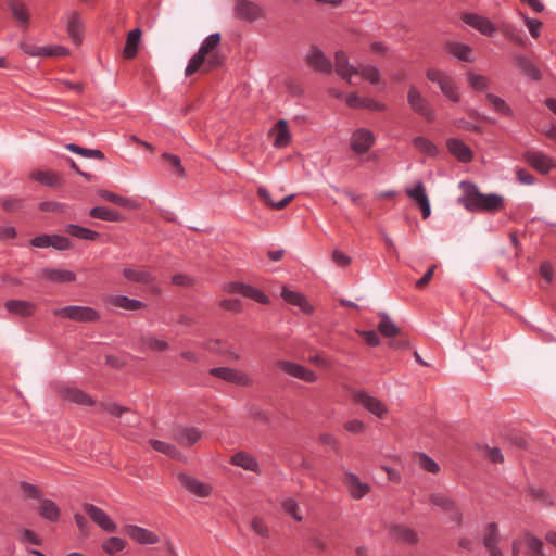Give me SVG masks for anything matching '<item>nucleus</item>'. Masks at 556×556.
Returning <instances> with one entry per match:
<instances>
[{
  "label": "nucleus",
  "mask_w": 556,
  "mask_h": 556,
  "mask_svg": "<svg viewBox=\"0 0 556 556\" xmlns=\"http://www.w3.org/2000/svg\"><path fill=\"white\" fill-rule=\"evenodd\" d=\"M141 344L153 351H165L168 349L167 342L152 336H143L141 338Z\"/></svg>",
  "instance_id": "56"
},
{
  "label": "nucleus",
  "mask_w": 556,
  "mask_h": 556,
  "mask_svg": "<svg viewBox=\"0 0 556 556\" xmlns=\"http://www.w3.org/2000/svg\"><path fill=\"white\" fill-rule=\"evenodd\" d=\"M162 157L168 162V164L170 165V167L173 168V170L178 175V176H184L185 174V169L181 165V162H180V159L177 156V155H174V154H169V153H164L162 155Z\"/></svg>",
  "instance_id": "60"
},
{
  "label": "nucleus",
  "mask_w": 556,
  "mask_h": 556,
  "mask_svg": "<svg viewBox=\"0 0 556 556\" xmlns=\"http://www.w3.org/2000/svg\"><path fill=\"white\" fill-rule=\"evenodd\" d=\"M336 73L350 85H354L352 77L358 75V66H354L349 62V58L344 51H337L334 54Z\"/></svg>",
  "instance_id": "13"
},
{
  "label": "nucleus",
  "mask_w": 556,
  "mask_h": 556,
  "mask_svg": "<svg viewBox=\"0 0 556 556\" xmlns=\"http://www.w3.org/2000/svg\"><path fill=\"white\" fill-rule=\"evenodd\" d=\"M354 400L378 418H382L388 412L387 406L379 399L366 392H356Z\"/></svg>",
  "instance_id": "16"
},
{
  "label": "nucleus",
  "mask_w": 556,
  "mask_h": 556,
  "mask_svg": "<svg viewBox=\"0 0 556 556\" xmlns=\"http://www.w3.org/2000/svg\"><path fill=\"white\" fill-rule=\"evenodd\" d=\"M40 277L53 283H70L76 280V275L73 271L56 267L42 268Z\"/></svg>",
  "instance_id": "17"
},
{
  "label": "nucleus",
  "mask_w": 556,
  "mask_h": 556,
  "mask_svg": "<svg viewBox=\"0 0 556 556\" xmlns=\"http://www.w3.org/2000/svg\"><path fill=\"white\" fill-rule=\"evenodd\" d=\"M210 374L214 377H217L226 382L240 386V387H250L253 384L252 378L238 369L230 367H216L210 370Z\"/></svg>",
  "instance_id": "7"
},
{
  "label": "nucleus",
  "mask_w": 556,
  "mask_h": 556,
  "mask_svg": "<svg viewBox=\"0 0 556 556\" xmlns=\"http://www.w3.org/2000/svg\"><path fill=\"white\" fill-rule=\"evenodd\" d=\"M4 306L9 313L21 317L31 316L37 308L35 303L22 300H9Z\"/></svg>",
  "instance_id": "24"
},
{
  "label": "nucleus",
  "mask_w": 556,
  "mask_h": 556,
  "mask_svg": "<svg viewBox=\"0 0 556 556\" xmlns=\"http://www.w3.org/2000/svg\"><path fill=\"white\" fill-rule=\"evenodd\" d=\"M525 544L527 546V549H528V554L530 556H544V547H543V542L530 534V533H526L525 534Z\"/></svg>",
  "instance_id": "44"
},
{
  "label": "nucleus",
  "mask_w": 556,
  "mask_h": 556,
  "mask_svg": "<svg viewBox=\"0 0 556 556\" xmlns=\"http://www.w3.org/2000/svg\"><path fill=\"white\" fill-rule=\"evenodd\" d=\"M463 21L485 36H493L496 31L495 26L491 23L490 20L477 14H465L463 16Z\"/></svg>",
  "instance_id": "21"
},
{
  "label": "nucleus",
  "mask_w": 556,
  "mask_h": 556,
  "mask_svg": "<svg viewBox=\"0 0 556 556\" xmlns=\"http://www.w3.org/2000/svg\"><path fill=\"white\" fill-rule=\"evenodd\" d=\"M426 76L430 81L438 84L442 93L445 97H447L450 100H452L454 102L459 101V93H458L457 86H456L454 79L451 76H448L446 73H444L440 70L430 68L427 71Z\"/></svg>",
  "instance_id": "5"
},
{
  "label": "nucleus",
  "mask_w": 556,
  "mask_h": 556,
  "mask_svg": "<svg viewBox=\"0 0 556 556\" xmlns=\"http://www.w3.org/2000/svg\"><path fill=\"white\" fill-rule=\"evenodd\" d=\"M407 102L409 108L426 121L432 122L435 118V112L425 96L419 89L412 85L407 92Z\"/></svg>",
  "instance_id": "4"
},
{
  "label": "nucleus",
  "mask_w": 556,
  "mask_h": 556,
  "mask_svg": "<svg viewBox=\"0 0 556 556\" xmlns=\"http://www.w3.org/2000/svg\"><path fill=\"white\" fill-rule=\"evenodd\" d=\"M343 483L346 486L350 496L354 500L363 498L371 490L368 483L363 482L355 473L351 471H344Z\"/></svg>",
  "instance_id": "10"
},
{
  "label": "nucleus",
  "mask_w": 556,
  "mask_h": 556,
  "mask_svg": "<svg viewBox=\"0 0 556 556\" xmlns=\"http://www.w3.org/2000/svg\"><path fill=\"white\" fill-rule=\"evenodd\" d=\"M21 491L25 498H33L40 502L42 497V490L37 485L30 484L28 482H22L20 484Z\"/></svg>",
  "instance_id": "54"
},
{
  "label": "nucleus",
  "mask_w": 556,
  "mask_h": 556,
  "mask_svg": "<svg viewBox=\"0 0 556 556\" xmlns=\"http://www.w3.org/2000/svg\"><path fill=\"white\" fill-rule=\"evenodd\" d=\"M90 216L93 218H99L109 222H118L122 219V216L117 212L106 208L104 206H97L91 208Z\"/></svg>",
  "instance_id": "46"
},
{
  "label": "nucleus",
  "mask_w": 556,
  "mask_h": 556,
  "mask_svg": "<svg viewBox=\"0 0 556 556\" xmlns=\"http://www.w3.org/2000/svg\"><path fill=\"white\" fill-rule=\"evenodd\" d=\"M445 50L463 62H473L472 49L465 43L457 41H447L445 43Z\"/></svg>",
  "instance_id": "25"
},
{
  "label": "nucleus",
  "mask_w": 556,
  "mask_h": 556,
  "mask_svg": "<svg viewBox=\"0 0 556 556\" xmlns=\"http://www.w3.org/2000/svg\"><path fill=\"white\" fill-rule=\"evenodd\" d=\"M344 429L351 433L359 434L366 429L365 424L359 419H351L344 424Z\"/></svg>",
  "instance_id": "64"
},
{
  "label": "nucleus",
  "mask_w": 556,
  "mask_h": 556,
  "mask_svg": "<svg viewBox=\"0 0 556 556\" xmlns=\"http://www.w3.org/2000/svg\"><path fill=\"white\" fill-rule=\"evenodd\" d=\"M150 443L155 451L163 453L173 459L180 460L184 458L182 453L170 443L160 440H150Z\"/></svg>",
  "instance_id": "38"
},
{
  "label": "nucleus",
  "mask_w": 556,
  "mask_h": 556,
  "mask_svg": "<svg viewBox=\"0 0 556 556\" xmlns=\"http://www.w3.org/2000/svg\"><path fill=\"white\" fill-rule=\"evenodd\" d=\"M485 98H486L488 102L497 112H500V113H502L504 115H507V116H511L513 115V111H511L510 106L505 102L504 99H502L498 96L493 94V93H486Z\"/></svg>",
  "instance_id": "51"
},
{
  "label": "nucleus",
  "mask_w": 556,
  "mask_h": 556,
  "mask_svg": "<svg viewBox=\"0 0 556 556\" xmlns=\"http://www.w3.org/2000/svg\"><path fill=\"white\" fill-rule=\"evenodd\" d=\"M525 160L529 165L542 174H546L555 166L553 160L538 151H528L525 153Z\"/></svg>",
  "instance_id": "19"
},
{
  "label": "nucleus",
  "mask_w": 556,
  "mask_h": 556,
  "mask_svg": "<svg viewBox=\"0 0 556 556\" xmlns=\"http://www.w3.org/2000/svg\"><path fill=\"white\" fill-rule=\"evenodd\" d=\"M203 433L194 427H181L175 430L174 439L182 446H192L202 439Z\"/></svg>",
  "instance_id": "22"
},
{
  "label": "nucleus",
  "mask_w": 556,
  "mask_h": 556,
  "mask_svg": "<svg viewBox=\"0 0 556 556\" xmlns=\"http://www.w3.org/2000/svg\"><path fill=\"white\" fill-rule=\"evenodd\" d=\"M37 509L40 516L49 521H56L60 517V509L51 500L42 498Z\"/></svg>",
  "instance_id": "34"
},
{
  "label": "nucleus",
  "mask_w": 556,
  "mask_h": 556,
  "mask_svg": "<svg viewBox=\"0 0 556 556\" xmlns=\"http://www.w3.org/2000/svg\"><path fill=\"white\" fill-rule=\"evenodd\" d=\"M406 194L413 199L416 204L419 206L422 217L426 219L431 214V207L429 203L428 195L426 193V188L422 182H417L414 188L407 189Z\"/></svg>",
  "instance_id": "18"
},
{
  "label": "nucleus",
  "mask_w": 556,
  "mask_h": 556,
  "mask_svg": "<svg viewBox=\"0 0 556 556\" xmlns=\"http://www.w3.org/2000/svg\"><path fill=\"white\" fill-rule=\"evenodd\" d=\"M466 78L469 87L478 92L488 90L491 85V81L486 76L475 73L472 71H469L466 74Z\"/></svg>",
  "instance_id": "37"
},
{
  "label": "nucleus",
  "mask_w": 556,
  "mask_h": 556,
  "mask_svg": "<svg viewBox=\"0 0 556 556\" xmlns=\"http://www.w3.org/2000/svg\"><path fill=\"white\" fill-rule=\"evenodd\" d=\"M222 36L219 33H214L207 36L198 52L189 60L185 70L186 76H191L201 71L206 73L213 68L219 67L224 63V56L220 52Z\"/></svg>",
  "instance_id": "1"
},
{
  "label": "nucleus",
  "mask_w": 556,
  "mask_h": 556,
  "mask_svg": "<svg viewBox=\"0 0 556 556\" xmlns=\"http://www.w3.org/2000/svg\"><path fill=\"white\" fill-rule=\"evenodd\" d=\"M243 296L253 299L256 302L262 303V304H267L269 302V299L265 293H263L261 290H258L252 286H248V285H245V288L243 289Z\"/></svg>",
  "instance_id": "58"
},
{
  "label": "nucleus",
  "mask_w": 556,
  "mask_h": 556,
  "mask_svg": "<svg viewBox=\"0 0 556 556\" xmlns=\"http://www.w3.org/2000/svg\"><path fill=\"white\" fill-rule=\"evenodd\" d=\"M178 480L188 491L200 497H207L211 494V486L197 480L193 477H190L186 473H179Z\"/></svg>",
  "instance_id": "20"
},
{
  "label": "nucleus",
  "mask_w": 556,
  "mask_h": 556,
  "mask_svg": "<svg viewBox=\"0 0 556 556\" xmlns=\"http://www.w3.org/2000/svg\"><path fill=\"white\" fill-rule=\"evenodd\" d=\"M126 546V542L117 536H112L104 541L102 547L108 554H115L122 549H124Z\"/></svg>",
  "instance_id": "55"
},
{
  "label": "nucleus",
  "mask_w": 556,
  "mask_h": 556,
  "mask_svg": "<svg viewBox=\"0 0 556 556\" xmlns=\"http://www.w3.org/2000/svg\"><path fill=\"white\" fill-rule=\"evenodd\" d=\"M53 314L60 318H67L78 323H94L100 318L99 313L88 306L70 305L55 308Z\"/></svg>",
  "instance_id": "3"
},
{
  "label": "nucleus",
  "mask_w": 556,
  "mask_h": 556,
  "mask_svg": "<svg viewBox=\"0 0 556 556\" xmlns=\"http://www.w3.org/2000/svg\"><path fill=\"white\" fill-rule=\"evenodd\" d=\"M281 295L286 302L298 306L303 313L309 314L313 312L312 305L301 293L283 288Z\"/></svg>",
  "instance_id": "27"
},
{
  "label": "nucleus",
  "mask_w": 556,
  "mask_h": 556,
  "mask_svg": "<svg viewBox=\"0 0 556 556\" xmlns=\"http://www.w3.org/2000/svg\"><path fill=\"white\" fill-rule=\"evenodd\" d=\"M463 195L459 202L469 211L495 212L503 206V198L496 194H483L477 186L467 181L460 182Z\"/></svg>",
  "instance_id": "2"
},
{
  "label": "nucleus",
  "mask_w": 556,
  "mask_h": 556,
  "mask_svg": "<svg viewBox=\"0 0 556 556\" xmlns=\"http://www.w3.org/2000/svg\"><path fill=\"white\" fill-rule=\"evenodd\" d=\"M84 510L90 517V519L98 525L102 530L106 532H115L117 529L116 523L110 518V516L101 508L93 504L85 503L83 505Z\"/></svg>",
  "instance_id": "8"
},
{
  "label": "nucleus",
  "mask_w": 556,
  "mask_h": 556,
  "mask_svg": "<svg viewBox=\"0 0 556 556\" xmlns=\"http://www.w3.org/2000/svg\"><path fill=\"white\" fill-rule=\"evenodd\" d=\"M277 366L286 374L305 382H315L317 380V375L314 371L300 364L289 361H279L277 362Z\"/></svg>",
  "instance_id": "12"
},
{
  "label": "nucleus",
  "mask_w": 556,
  "mask_h": 556,
  "mask_svg": "<svg viewBox=\"0 0 556 556\" xmlns=\"http://www.w3.org/2000/svg\"><path fill=\"white\" fill-rule=\"evenodd\" d=\"M358 75H362L370 84H378L380 81L379 70L372 65H358Z\"/></svg>",
  "instance_id": "53"
},
{
  "label": "nucleus",
  "mask_w": 556,
  "mask_h": 556,
  "mask_svg": "<svg viewBox=\"0 0 556 556\" xmlns=\"http://www.w3.org/2000/svg\"><path fill=\"white\" fill-rule=\"evenodd\" d=\"M20 541L22 543H30L36 546L42 545V540L34 531L29 529H23L21 531Z\"/></svg>",
  "instance_id": "61"
},
{
  "label": "nucleus",
  "mask_w": 556,
  "mask_h": 556,
  "mask_svg": "<svg viewBox=\"0 0 556 556\" xmlns=\"http://www.w3.org/2000/svg\"><path fill=\"white\" fill-rule=\"evenodd\" d=\"M257 194L260 197V199L265 202V204H267L268 206L270 207H274L276 210H282L283 207H286L294 198L293 194H290L286 198H283L282 200L278 201V202H274L270 198V193L263 187L258 188L257 190Z\"/></svg>",
  "instance_id": "41"
},
{
  "label": "nucleus",
  "mask_w": 556,
  "mask_h": 556,
  "mask_svg": "<svg viewBox=\"0 0 556 556\" xmlns=\"http://www.w3.org/2000/svg\"><path fill=\"white\" fill-rule=\"evenodd\" d=\"M123 531L139 544L150 545L156 544L160 541V538L154 532L139 526L125 525Z\"/></svg>",
  "instance_id": "14"
},
{
  "label": "nucleus",
  "mask_w": 556,
  "mask_h": 556,
  "mask_svg": "<svg viewBox=\"0 0 556 556\" xmlns=\"http://www.w3.org/2000/svg\"><path fill=\"white\" fill-rule=\"evenodd\" d=\"M380 321L378 324L379 332L387 338H394L400 334V328L391 320L388 314H378Z\"/></svg>",
  "instance_id": "36"
},
{
  "label": "nucleus",
  "mask_w": 556,
  "mask_h": 556,
  "mask_svg": "<svg viewBox=\"0 0 556 556\" xmlns=\"http://www.w3.org/2000/svg\"><path fill=\"white\" fill-rule=\"evenodd\" d=\"M528 496L545 506L549 507L554 505L551 495L544 489L530 486L528 489Z\"/></svg>",
  "instance_id": "52"
},
{
  "label": "nucleus",
  "mask_w": 556,
  "mask_h": 556,
  "mask_svg": "<svg viewBox=\"0 0 556 556\" xmlns=\"http://www.w3.org/2000/svg\"><path fill=\"white\" fill-rule=\"evenodd\" d=\"M429 501L431 504H433L437 507H440L441 509H443L445 511H452L455 506V503L451 497H448L446 494L440 493V492L431 493L429 495Z\"/></svg>",
  "instance_id": "45"
},
{
  "label": "nucleus",
  "mask_w": 556,
  "mask_h": 556,
  "mask_svg": "<svg viewBox=\"0 0 556 556\" xmlns=\"http://www.w3.org/2000/svg\"><path fill=\"white\" fill-rule=\"evenodd\" d=\"M281 507L285 510V513L290 515L295 521L301 522L303 520L301 508L294 498H285L281 502Z\"/></svg>",
  "instance_id": "50"
},
{
  "label": "nucleus",
  "mask_w": 556,
  "mask_h": 556,
  "mask_svg": "<svg viewBox=\"0 0 556 556\" xmlns=\"http://www.w3.org/2000/svg\"><path fill=\"white\" fill-rule=\"evenodd\" d=\"M141 40V30L136 28L128 33L126 43L123 50L125 59H134L137 55L139 43Z\"/></svg>",
  "instance_id": "32"
},
{
  "label": "nucleus",
  "mask_w": 556,
  "mask_h": 556,
  "mask_svg": "<svg viewBox=\"0 0 556 556\" xmlns=\"http://www.w3.org/2000/svg\"><path fill=\"white\" fill-rule=\"evenodd\" d=\"M230 463L235 466L243 468L244 470L260 472V466H258L256 458L249 453H245V452L236 453L231 457Z\"/></svg>",
  "instance_id": "29"
},
{
  "label": "nucleus",
  "mask_w": 556,
  "mask_h": 556,
  "mask_svg": "<svg viewBox=\"0 0 556 556\" xmlns=\"http://www.w3.org/2000/svg\"><path fill=\"white\" fill-rule=\"evenodd\" d=\"M251 527L256 534L264 538L268 536V527L262 518L254 517L251 521Z\"/></svg>",
  "instance_id": "63"
},
{
  "label": "nucleus",
  "mask_w": 556,
  "mask_h": 556,
  "mask_svg": "<svg viewBox=\"0 0 556 556\" xmlns=\"http://www.w3.org/2000/svg\"><path fill=\"white\" fill-rule=\"evenodd\" d=\"M67 149L86 157H94L98 160L104 159V154L100 150L85 149L76 144H68Z\"/></svg>",
  "instance_id": "59"
},
{
  "label": "nucleus",
  "mask_w": 556,
  "mask_h": 556,
  "mask_svg": "<svg viewBox=\"0 0 556 556\" xmlns=\"http://www.w3.org/2000/svg\"><path fill=\"white\" fill-rule=\"evenodd\" d=\"M68 54H70L68 49L63 47V46H43V47H41V55L40 56H46V58L55 56V58H60V56H65V55H68Z\"/></svg>",
  "instance_id": "57"
},
{
  "label": "nucleus",
  "mask_w": 556,
  "mask_h": 556,
  "mask_svg": "<svg viewBox=\"0 0 556 556\" xmlns=\"http://www.w3.org/2000/svg\"><path fill=\"white\" fill-rule=\"evenodd\" d=\"M414 457L421 469L430 473H438L440 471L439 464L434 462L431 457H429L427 454L416 453Z\"/></svg>",
  "instance_id": "47"
},
{
  "label": "nucleus",
  "mask_w": 556,
  "mask_h": 556,
  "mask_svg": "<svg viewBox=\"0 0 556 556\" xmlns=\"http://www.w3.org/2000/svg\"><path fill=\"white\" fill-rule=\"evenodd\" d=\"M391 534L395 540L405 544H415L418 541L416 531L403 525H393Z\"/></svg>",
  "instance_id": "31"
},
{
  "label": "nucleus",
  "mask_w": 556,
  "mask_h": 556,
  "mask_svg": "<svg viewBox=\"0 0 556 556\" xmlns=\"http://www.w3.org/2000/svg\"><path fill=\"white\" fill-rule=\"evenodd\" d=\"M123 276L134 282L149 285L154 281V276L144 267H127L123 270Z\"/></svg>",
  "instance_id": "26"
},
{
  "label": "nucleus",
  "mask_w": 556,
  "mask_h": 556,
  "mask_svg": "<svg viewBox=\"0 0 556 556\" xmlns=\"http://www.w3.org/2000/svg\"><path fill=\"white\" fill-rule=\"evenodd\" d=\"M447 149L448 151L456 156L460 162H469L472 159V152L468 146H466L459 139H448L447 140Z\"/></svg>",
  "instance_id": "28"
},
{
  "label": "nucleus",
  "mask_w": 556,
  "mask_h": 556,
  "mask_svg": "<svg viewBox=\"0 0 556 556\" xmlns=\"http://www.w3.org/2000/svg\"><path fill=\"white\" fill-rule=\"evenodd\" d=\"M100 407L102 410L108 412L109 414L116 417H122L124 413L128 412V408L119 406L115 403H101Z\"/></svg>",
  "instance_id": "62"
},
{
  "label": "nucleus",
  "mask_w": 556,
  "mask_h": 556,
  "mask_svg": "<svg viewBox=\"0 0 556 556\" xmlns=\"http://www.w3.org/2000/svg\"><path fill=\"white\" fill-rule=\"evenodd\" d=\"M109 302L119 308L127 311H139L146 307V304L141 301L129 299L125 295H111Z\"/></svg>",
  "instance_id": "33"
},
{
  "label": "nucleus",
  "mask_w": 556,
  "mask_h": 556,
  "mask_svg": "<svg viewBox=\"0 0 556 556\" xmlns=\"http://www.w3.org/2000/svg\"><path fill=\"white\" fill-rule=\"evenodd\" d=\"M68 36L75 43L81 41L83 22L77 12H72L66 26Z\"/></svg>",
  "instance_id": "35"
},
{
  "label": "nucleus",
  "mask_w": 556,
  "mask_h": 556,
  "mask_svg": "<svg viewBox=\"0 0 556 556\" xmlns=\"http://www.w3.org/2000/svg\"><path fill=\"white\" fill-rule=\"evenodd\" d=\"M309 67L315 71L329 74L332 71V63L329 58L316 46H312L305 56Z\"/></svg>",
  "instance_id": "11"
},
{
  "label": "nucleus",
  "mask_w": 556,
  "mask_h": 556,
  "mask_svg": "<svg viewBox=\"0 0 556 556\" xmlns=\"http://www.w3.org/2000/svg\"><path fill=\"white\" fill-rule=\"evenodd\" d=\"M63 396L74 403L80 404V405H92L93 401L91 397L83 392L81 390L75 389V388H65L63 391Z\"/></svg>",
  "instance_id": "40"
},
{
  "label": "nucleus",
  "mask_w": 556,
  "mask_h": 556,
  "mask_svg": "<svg viewBox=\"0 0 556 556\" xmlns=\"http://www.w3.org/2000/svg\"><path fill=\"white\" fill-rule=\"evenodd\" d=\"M9 7H10L11 13L14 16V18L18 23H21L23 25H27V23L29 21V14H28V11H27L25 4L13 0L9 3Z\"/></svg>",
  "instance_id": "49"
},
{
  "label": "nucleus",
  "mask_w": 556,
  "mask_h": 556,
  "mask_svg": "<svg viewBox=\"0 0 556 556\" xmlns=\"http://www.w3.org/2000/svg\"><path fill=\"white\" fill-rule=\"evenodd\" d=\"M413 146L421 153L428 156H435L438 153L437 146L429 139L418 136L413 139Z\"/></svg>",
  "instance_id": "42"
},
{
  "label": "nucleus",
  "mask_w": 556,
  "mask_h": 556,
  "mask_svg": "<svg viewBox=\"0 0 556 556\" xmlns=\"http://www.w3.org/2000/svg\"><path fill=\"white\" fill-rule=\"evenodd\" d=\"M515 66L527 77L533 80H540L542 78L541 71L539 67L529 59L522 54H516L514 56Z\"/></svg>",
  "instance_id": "23"
},
{
  "label": "nucleus",
  "mask_w": 556,
  "mask_h": 556,
  "mask_svg": "<svg viewBox=\"0 0 556 556\" xmlns=\"http://www.w3.org/2000/svg\"><path fill=\"white\" fill-rule=\"evenodd\" d=\"M31 178L46 186H58L60 178L55 173L37 169L31 173Z\"/></svg>",
  "instance_id": "43"
},
{
  "label": "nucleus",
  "mask_w": 556,
  "mask_h": 556,
  "mask_svg": "<svg viewBox=\"0 0 556 556\" xmlns=\"http://www.w3.org/2000/svg\"><path fill=\"white\" fill-rule=\"evenodd\" d=\"M99 195L102 199H104L109 202H112L116 205H119V206L129 207V208L138 207V204L136 201L128 199V198H124V197L113 193L111 191L101 190V191H99Z\"/></svg>",
  "instance_id": "39"
},
{
  "label": "nucleus",
  "mask_w": 556,
  "mask_h": 556,
  "mask_svg": "<svg viewBox=\"0 0 556 556\" xmlns=\"http://www.w3.org/2000/svg\"><path fill=\"white\" fill-rule=\"evenodd\" d=\"M375 143L374 134L366 128H357L353 131L350 140L351 149L357 154H364L370 150Z\"/></svg>",
  "instance_id": "9"
},
{
  "label": "nucleus",
  "mask_w": 556,
  "mask_h": 556,
  "mask_svg": "<svg viewBox=\"0 0 556 556\" xmlns=\"http://www.w3.org/2000/svg\"><path fill=\"white\" fill-rule=\"evenodd\" d=\"M500 527L496 522H489L483 528L482 544L489 556H504V553L500 548L501 543Z\"/></svg>",
  "instance_id": "6"
},
{
  "label": "nucleus",
  "mask_w": 556,
  "mask_h": 556,
  "mask_svg": "<svg viewBox=\"0 0 556 556\" xmlns=\"http://www.w3.org/2000/svg\"><path fill=\"white\" fill-rule=\"evenodd\" d=\"M66 232L71 236H74V237H77V238H80L84 240L93 241L99 238L98 232L87 229V228H84V227H80V226H77V225H72V224L67 225Z\"/></svg>",
  "instance_id": "48"
},
{
  "label": "nucleus",
  "mask_w": 556,
  "mask_h": 556,
  "mask_svg": "<svg viewBox=\"0 0 556 556\" xmlns=\"http://www.w3.org/2000/svg\"><path fill=\"white\" fill-rule=\"evenodd\" d=\"M271 135L274 136V146L277 148H283L288 146L291 140L288 124L283 119H280L276 123Z\"/></svg>",
  "instance_id": "30"
},
{
  "label": "nucleus",
  "mask_w": 556,
  "mask_h": 556,
  "mask_svg": "<svg viewBox=\"0 0 556 556\" xmlns=\"http://www.w3.org/2000/svg\"><path fill=\"white\" fill-rule=\"evenodd\" d=\"M235 14L240 20L254 22L263 16V10L253 1L236 0Z\"/></svg>",
  "instance_id": "15"
}]
</instances>
